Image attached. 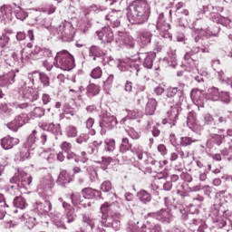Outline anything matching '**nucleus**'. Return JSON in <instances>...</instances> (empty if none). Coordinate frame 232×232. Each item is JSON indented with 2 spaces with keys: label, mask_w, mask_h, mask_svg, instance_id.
Returning <instances> with one entry per match:
<instances>
[{
  "label": "nucleus",
  "mask_w": 232,
  "mask_h": 232,
  "mask_svg": "<svg viewBox=\"0 0 232 232\" xmlns=\"http://www.w3.org/2000/svg\"><path fill=\"white\" fill-rule=\"evenodd\" d=\"M23 219L25 222V226L28 227V229H34L37 224V219L28 213L23 215Z\"/></svg>",
  "instance_id": "nucleus-29"
},
{
  "label": "nucleus",
  "mask_w": 232,
  "mask_h": 232,
  "mask_svg": "<svg viewBox=\"0 0 232 232\" xmlns=\"http://www.w3.org/2000/svg\"><path fill=\"white\" fill-rule=\"evenodd\" d=\"M209 53V49L208 47H193L188 53H186L184 55V64H188L190 68L195 66V63L200 59L198 53Z\"/></svg>",
  "instance_id": "nucleus-6"
},
{
  "label": "nucleus",
  "mask_w": 232,
  "mask_h": 232,
  "mask_svg": "<svg viewBox=\"0 0 232 232\" xmlns=\"http://www.w3.org/2000/svg\"><path fill=\"white\" fill-rule=\"evenodd\" d=\"M137 197L140 202H143V204H148V202L151 201V195H150L146 190H140Z\"/></svg>",
  "instance_id": "nucleus-35"
},
{
  "label": "nucleus",
  "mask_w": 232,
  "mask_h": 232,
  "mask_svg": "<svg viewBox=\"0 0 232 232\" xmlns=\"http://www.w3.org/2000/svg\"><path fill=\"white\" fill-rule=\"evenodd\" d=\"M56 182L57 184H59V186H64L72 182V178L70 177V174L66 170H62L58 176Z\"/></svg>",
  "instance_id": "nucleus-27"
},
{
  "label": "nucleus",
  "mask_w": 232,
  "mask_h": 232,
  "mask_svg": "<svg viewBox=\"0 0 232 232\" xmlns=\"http://www.w3.org/2000/svg\"><path fill=\"white\" fill-rule=\"evenodd\" d=\"M118 208L117 203L113 202L110 204L105 202L101 207V213L102 214L101 221H99L93 214L86 213L82 215V222L83 226L91 227L92 232H106L102 227H110L112 226V227H115V224L119 225V221L113 219V216Z\"/></svg>",
  "instance_id": "nucleus-1"
},
{
  "label": "nucleus",
  "mask_w": 232,
  "mask_h": 232,
  "mask_svg": "<svg viewBox=\"0 0 232 232\" xmlns=\"http://www.w3.org/2000/svg\"><path fill=\"white\" fill-rule=\"evenodd\" d=\"M33 115L34 117H43L44 115V109L41 108V107H35L33 111Z\"/></svg>",
  "instance_id": "nucleus-58"
},
{
  "label": "nucleus",
  "mask_w": 232,
  "mask_h": 232,
  "mask_svg": "<svg viewBox=\"0 0 232 232\" xmlns=\"http://www.w3.org/2000/svg\"><path fill=\"white\" fill-rule=\"evenodd\" d=\"M101 189L104 191V193H108L111 189V182L104 181L102 184Z\"/></svg>",
  "instance_id": "nucleus-63"
},
{
  "label": "nucleus",
  "mask_w": 232,
  "mask_h": 232,
  "mask_svg": "<svg viewBox=\"0 0 232 232\" xmlns=\"http://www.w3.org/2000/svg\"><path fill=\"white\" fill-rule=\"evenodd\" d=\"M91 77L92 79H101L102 77V69L101 67H95L91 72Z\"/></svg>",
  "instance_id": "nucleus-48"
},
{
  "label": "nucleus",
  "mask_w": 232,
  "mask_h": 232,
  "mask_svg": "<svg viewBox=\"0 0 232 232\" xmlns=\"http://www.w3.org/2000/svg\"><path fill=\"white\" fill-rule=\"evenodd\" d=\"M71 200L74 206H82V208H90L92 206V203L87 202L79 193H72Z\"/></svg>",
  "instance_id": "nucleus-20"
},
{
  "label": "nucleus",
  "mask_w": 232,
  "mask_h": 232,
  "mask_svg": "<svg viewBox=\"0 0 232 232\" xmlns=\"http://www.w3.org/2000/svg\"><path fill=\"white\" fill-rule=\"evenodd\" d=\"M151 14V7L148 0H135L129 6L127 19L130 24H144Z\"/></svg>",
  "instance_id": "nucleus-2"
},
{
  "label": "nucleus",
  "mask_w": 232,
  "mask_h": 232,
  "mask_svg": "<svg viewBox=\"0 0 232 232\" xmlns=\"http://www.w3.org/2000/svg\"><path fill=\"white\" fill-rule=\"evenodd\" d=\"M89 55L90 57H93V61H97V57H101V55H102V51L96 45H92L89 49Z\"/></svg>",
  "instance_id": "nucleus-36"
},
{
  "label": "nucleus",
  "mask_w": 232,
  "mask_h": 232,
  "mask_svg": "<svg viewBox=\"0 0 232 232\" xmlns=\"http://www.w3.org/2000/svg\"><path fill=\"white\" fill-rule=\"evenodd\" d=\"M88 139H90V135L88 133H82L76 139V142L78 144H82L84 142H88Z\"/></svg>",
  "instance_id": "nucleus-55"
},
{
  "label": "nucleus",
  "mask_w": 232,
  "mask_h": 232,
  "mask_svg": "<svg viewBox=\"0 0 232 232\" xmlns=\"http://www.w3.org/2000/svg\"><path fill=\"white\" fill-rule=\"evenodd\" d=\"M190 97L195 104H202L204 102V92L198 89L192 90Z\"/></svg>",
  "instance_id": "nucleus-24"
},
{
  "label": "nucleus",
  "mask_w": 232,
  "mask_h": 232,
  "mask_svg": "<svg viewBox=\"0 0 232 232\" xmlns=\"http://www.w3.org/2000/svg\"><path fill=\"white\" fill-rule=\"evenodd\" d=\"M131 146L132 145L130 143V140H128V138H123L120 146L121 153H126V151H130V150H131Z\"/></svg>",
  "instance_id": "nucleus-40"
},
{
  "label": "nucleus",
  "mask_w": 232,
  "mask_h": 232,
  "mask_svg": "<svg viewBox=\"0 0 232 232\" xmlns=\"http://www.w3.org/2000/svg\"><path fill=\"white\" fill-rule=\"evenodd\" d=\"M115 150V140L106 139L105 140V150L113 151Z\"/></svg>",
  "instance_id": "nucleus-46"
},
{
  "label": "nucleus",
  "mask_w": 232,
  "mask_h": 232,
  "mask_svg": "<svg viewBox=\"0 0 232 232\" xmlns=\"http://www.w3.org/2000/svg\"><path fill=\"white\" fill-rule=\"evenodd\" d=\"M0 12L4 17V19H12V7L8 5H4L0 7Z\"/></svg>",
  "instance_id": "nucleus-41"
},
{
  "label": "nucleus",
  "mask_w": 232,
  "mask_h": 232,
  "mask_svg": "<svg viewBox=\"0 0 232 232\" xmlns=\"http://www.w3.org/2000/svg\"><path fill=\"white\" fill-rule=\"evenodd\" d=\"M63 208L65 209L66 213L63 216V219H67V224H72V222L75 221V215H73V208L72 205L67 202L63 203Z\"/></svg>",
  "instance_id": "nucleus-19"
},
{
  "label": "nucleus",
  "mask_w": 232,
  "mask_h": 232,
  "mask_svg": "<svg viewBox=\"0 0 232 232\" xmlns=\"http://www.w3.org/2000/svg\"><path fill=\"white\" fill-rule=\"evenodd\" d=\"M155 110H157V100L150 99L146 105L145 113L148 115H153V113H155Z\"/></svg>",
  "instance_id": "nucleus-33"
},
{
  "label": "nucleus",
  "mask_w": 232,
  "mask_h": 232,
  "mask_svg": "<svg viewBox=\"0 0 232 232\" xmlns=\"http://www.w3.org/2000/svg\"><path fill=\"white\" fill-rule=\"evenodd\" d=\"M14 32L10 29H5L0 35V48H5L10 43V35H12Z\"/></svg>",
  "instance_id": "nucleus-28"
},
{
  "label": "nucleus",
  "mask_w": 232,
  "mask_h": 232,
  "mask_svg": "<svg viewBox=\"0 0 232 232\" xmlns=\"http://www.w3.org/2000/svg\"><path fill=\"white\" fill-rule=\"evenodd\" d=\"M12 109L8 107V104H1L0 105V115H11Z\"/></svg>",
  "instance_id": "nucleus-52"
},
{
  "label": "nucleus",
  "mask_w": 232,
  "mask_h": 232,
  "mask_svg": "<svg viewBox=\"0 0 232 232\" xmlns=\"http://www.w3.org/2000/svg\"><path fill=\"white\" fill-rule=\"evenodd\" d=\"M11 184H17L15 186H11V189H14V195H19L21 190H19V173L15 174L11 179H10Z\"/></svg>",
  "instance_id": "nucleus-42"
},
{
  "label": "nucleus",
  "mask_w": 232,
  "mask_h": 232,
  "mask_svg": "<svg viewBox=\"0 0 232 232\" xmlns=\"http://www.w3.org/2000/svg\"><path fill=\"white\" fill-rule=\"evenodd\" d=\"M115 41L117 44H125L126 46H129V48L135 47V44L133 43V41H131L130 35H128L124 32H118Z\"/></svg>",
  "instance_id": "nucleus-13"
},
{
  "label": "nucleus",
  "mask_w": 232,
  "mask_h": 232,
  "mask_svg": "<svg viewBox=\"0 0 232 232\" xmlns=\"http://www.w3.org/2000/svg\"><path fill=\"white\" fill-rule=\"evenodd\" d=\"M177 50H171L169 53V66H171L172 68H175L177 66Z\"/></svg>",
  "instance_id": "nucleus-43"
},
{
  "label": "nucleus",
  "mask_w": 232,
  "mask_h": 232,
  "mask_svg": "<svg viewBox=\"0 0 232 232\" xmlns=\"http://www.w3.org/2000/svg\"><path fill=\"white\" fill-rule=\"evenodd\" d=\"M14 205L15 208L24 209L28 206V203H26V199H24L23 197H16L14 199Z\"/></svg>",
  "instance_id": "nucleus-39"
},
{
  "label": "nucleus",
  "mask_w": 232,
  "mask_h": 232,
  "mask_svg": "<svg viewBox=\"0 0 232 232\" xmlns=\"http://www.w3.org/2000/svg\"><path fill=\"white\" fill-rule=\"evenodd\" d=\"M39 80L44 84V86H50V78H48V75L42 72L40 74V79Z\"/></svg>",
  "instance_id": "nucleus-61"
},
{
  "label": "nucleus",
  "mask_w": 232,
  "mask_h": 232,
  "mask_svg": "<svg viewBox=\"0 0 232 232\" xmlns=\"http://www.w3.org/2000/svg\"><path fill=\"white\" fill-rule=\"evenodd\" d=\"M34 210L35 213H38V215H48V213L52 211V203L48 200L43 202L38 201L34 204Z\"/></svg>",
  "instance_id": "nucleus-12"
},
{
  "label": "nucleus",
  "mask_w": 232,
  "mask_h": 232,
  "mask_svg": "<svg viewBox=\"0 0 232 232\" xmlns=\"http://www.w3.org/2000/svg\"><path fill=\"white\" fill-rule=\"evenodd\" d=\"M218 75L222 81H225V82H227V84L232 88V77L230 79L226 78V76H224V72L222 71L218 72Z\"/></svg>",
  "instance_id": "nucleus-64"
},
{
  "label": "nucleus",
  "mask_w": 232,
  "mask_h": 232,
  "mask_svg": "<svg viewBox=\"0 0 232 232\" xmlns=\"http://www.w3.org/2000/svg\"><path fill=\"white\" fill-rule=\"evenodd\" d=\"M104 10H107V9L99 7L96 5H92L89 7L90 12H93L94 14H100V15H102V12H104Z\"/></svg>",
  "instance_id": "nucleus-54"
},
{
  "label": "nucleus",
  "mask_w": 232,
  "mask_h": 232,
  "mask_svg": "<svg viewBox=\"0 0 232 232\" xmlns=\"http://www.w3.org/2000/svg\"><path fill=\"white\" fill-rule=\"evenodd\" d=\"M102 17L108 21L112 28H119L121 26V19L122 18V12L107 9L102 11Z\"/></svg>",
  "instance_id": "nucleus-7"
},
{
  "label": "nucleus",
  "mask_w": 232,
  "mask_h": 232,
  "mask_svg": "<svg viewBox=\"0 0 232 232\" xmlns=\"http://www.w3.org/2000/svg\"><path fill=\"white\" fill-rule=\"evenodd\" d=\"M139 59L140 61H143V66L148 70H151L153 68V53H140Z\"/></svg>",
  "instance_id": "nucleus-15"
},
{
  "label": "nucleus",
  "mask_w": 232,
  "mask_h": 232,
  "mask_svg": "<svg viewBox=\"0 0 232 232\" xmlns=\"http://www.w3.org/2000/svg\"><path fill=\"white\" fill-rule=\"evenodd\" d=\"M14 15L16 19H19V21H24V19L28 17V13L19 7L14 11Z\"/></svg>",
  "instance_id": "nucleus-45"
},
{
  "label": "nucleus",
  "mask_w": 232,
  "mask_h": 232,
  "mask_svg": "<svg viewBox=\"0 0 232 232\" xmlns=\"http://www.w3.org/2000/svg\"><path fill=\"white\" fill-rule=\"evenodd\" d=\"M43 57H52V51L50 49L42 50L41 47L35 46L34 51L24 49L21 52L22 63H24V61H37L43 59Z\"/></svg>",
  "instance_id": "nucleus-5"
},
{
  "label": "nucleus",
  "mask_w": 232,
  "mask_h": 232,
  "mask_svg": "<svg viewBox=\"0 0 232 232\" xmlns=\"http://www.w3.org/2000/svg\"><path fill=\"white\" fill-rule=\"evenodd\" d=\"M71 200L74 206H82V208H90L92 206V203L87 202L79 193H72Z\"/></svg>",
  "instance_id": "nucleus-21"
},
{
  "label": "nucleus",
  "mask_w": 232,
  "mask_h": 232,
  "mask_svg": "<svg viewBox=\"0 0 232 232\" xmlns=\"http://www.w3.org/2000/svg\"><path fill=\"white\" fill-rule=\"evenodd\" d=\"M101 128H106L107 130H111L113 126H117V118L111 115H104L102 121L100 122Z\"/></svg>",
  "instance_id": "nucleus-14"
},
{
  "label": "nucleus",
  "mask_w": 232,
  "mask_h": 232,
  "mask_svg": "<svg viewBox=\"0 0 232 232\" xmlns=\"http://www.w3.org/2000/svg\"><path fill=\"white\" fill-rule=\"evenodd\" d=\"M182 106L184 104H177L174 103L173 106H170V110L167 112V115L172 122H175L177 119H179V113L182 111Z\"/></svg>",
  "instance_id": "nucleus-17"
},
{
  "label": "nucleus",
  "mask_w": 232,
  "mask_h": 232,
  "mask_svg": "<svg viewBox=\"0 0 232 232\" xmlns=\"http://www.w3.org/2000/svg\"><path fill=\"white\" fill-rule=\"evenodd\" d=\"M142 115V112L139 111V110H132L128 111L129 119H139Z\"/></svg>",
  "instance_id": "nucleus-57"
},
{
  "label": "nucleus",
  "mask_w": 232,
  "mask_h": 232,
  "mask_svg": "<svg viewBox=\"0 0 232 232\" xmlns=\"http://www.w3.org/2000/svg\"><path fill=\"white\" fill-rule=\"evenodd\" d=\"M23 97L24 99L30 101V102H34V101L39 99V92L32 87H26L23 92Z\"/></svg>",
  "instance_id": "nucleus-16"
},
{
  "label": "nucleus",
  "mask_w": 232,
  "mask_h": 232,
  "mask_svg": "<svg viewBox=\"0 0 232 232\" xmlns=\"http://www.w3.org/2000/svg\"><path fill=\"white\" fill-rule=\"evenodd\" d=\"M98 39L103 43H111L114 39L113 31L111 26L102 27L96 32Z\"/></svg>",
  "instance_id": "nucleus-11"
},
{
  "label": "nucleus",
  "mask_w": 232,
  "mask_h": 232,
  "mask_svg": "<svg viewBox=\"0 0 232 232\" xmlns=\"http://www.w3.org/2000/svg\"><path fill=\"white\" fill-rule=\"evenodd\" d=\"M53 66L63 70L64 72H70L75 67V59L68 51L63 50L58 52L54 57Z\"/></svg>",
  "instance_id": "nucleus-4"
},
{
  "label": "nucleus",
  "mask_w": 232,
  "mask_h": 232,
  "mask_svg": "<svg viewBox=\"0 0 232 232\" xmlns=\"http://www.w3.org/2000/svg\"><path fill=\"white\" fill-rule=\"evenodd\" d=\"M41 73L42 72H34L28 74V78L34 82V81H37L41 78Z\"/></svg>",
  "instance_id": "nucleus-62"
},
{
  "label": "nucleus",
  "mask_w": 232,
  "mask_h": 232,
  "mask_svg": "<svg viewBox=\"0 0 232 232\" xmlns=\"http://www.w3.org/2000/svg\"><path fill=\"white\" fill-rule=\"evenodd\" d=\"M19 182L22 186H30L32 184L33 178L24 171L18 172Z\"/></svg>",
  "instance_id": "nucleus-31"
},
{
  "label": "nucleus",
  "mask_w": 232,
  "mask_h": 232,
  "mask_svg": "<svg viewBox=\"0 0 232 232\" xmlns=\"http://www.w3.org/2000/svg\"><path fill=\"white\" fill-rule=\"evenodd\" d=\"M118 68L121 72H130L132 75L138 76L140 72V62L126 60L125 62H121Z\"/></svg>",
  "instance_id": "nucleus-8"
},
{
  "label": "nucleus",
  "mask_w": 232,
  "mask_h": 232,
  "mask_svg": "<svg viewBox=\"0 0 232 232\" xmlns=\"http://www.w3.org/2000/svg\"><path fill=\"white\" fill-rule=\"evenodd\" d=\"M220 94H221V92H218V88L212 87L208 90L205 97L208 101L217 102V101H220Z\"/></svg>",
  "instance_id": "nucleus-25"
},
{
  "label": "nucleus",
  "mask_w": 232,
  "mask_h": 232,
  "mask_svg": "<svg viewBox=\"0 0 232 232\" xmlns=\"http://www.w3.org/2000/svg\"><path fill=\"white\" fill-rule=\"evenodd\" d=\"M19 139L6 136L1 140V146L4 150H12L14 146H17Z\"/></svg>",
  "instance_id": "nucleus-18"
},
{
  "label": "nucleus",
  "mask_w": 232,
  "mask_h": 232,
  "mask_svg": "<svg viewBox=\"0 0 232 232\" xmlns=\"http://www.w3.org/2000/svg\"><path fill=\"white\" fill-rule=\"evenodd\" d=\"M24 124V120L22 116H17L13 121L7 124V128L12 131H17L19 128H22Z\"/></svg>",
  "instance_id": "nucleus-26"
},
{
  "label": "nucleus",
  "mask_w": 232,
  "mask_h": 232,
  "mask_svg": "<svg viewBox=\"0 0 232 232\" xmlns=\"http://www.w3.org/2000/svg\"><path fill=\"white\" fill-rule=\"evenodd\" d=\"M77 133H79L77 127L73 125H69L65 129V135L68 139H75V137H77Z\"/></svg>",
  "instance_id": "nucleus-38"
},
{
  "label": "nucleus",
  "mask_w": 232,
  "mask_h": 232,
  "mask_svg": "<svg viewBox=\"0 0 232 232\" xmlns=\"http://www.w3.org/2000/svg\"><path fill=\"white\" fill-rule=\"evenodd\" d=\"M61 150L65 153H70L72 151V143L63 141L61 145Z\"/></svg>",
  "instance_id": "nucleus-59"
},
{
  "label": "nucleus",
  "mask_w": 232,
  "mask_h": 232,
  "mask_svg": "<svg viewBox=\"0 0 232 232\" xmlns=\"http://www.w3.org/2000/svg\"><path fill=\"white\" fill-rule=\"evenodd\" d=\"M155 218L156 220H159L160 222H162L163 224H169L171 220H173V214H171L170 210L168 209H160L158 212H151L149 213L146 216V218Z\"/></svg>",
  "instance_id": "nucleus-9"
},
{
  "label": "nucleus",
  "mask_w": 232,
  "mask_h": 232,
  "mask_svg": "<svg viewBox=\"0 0 232 232\" xmlns=\"http://www.w3.org/2000/svg\"><path fill=\"white\" fill-rule=\"evenodd\" d=\"M86 160H83L82 162V165H80L79 167H74L72 169V171H73L74 174L75 173H82V171L84 169H86V171H88V165L86 164Z\"/></svg>",
  "instance_id": "nucleus-49"
},
{
  "label": "nucleus",
  "mask_w": 232,
  "mask_h": 232,
  "mask_svg": "<svg viewBox=\"0 0 232 232\" xmlns=\"http://www.w3.org/2000/svg\"><path fill=\"white\" fill-rule=\"evenodd\" d=\"M37 130H33L32 133L28 136L25 146L27 148H32L35 144Z\"/></svg>",
  "instance_id": "nucleus-44"
},
{
  "label": "nucleus",
  "mask_w": 232,
  "mask_h": 232,
  "mask_svg": "<svg viewBox=\"0 0 232 232\" xmlns=\"http://www.w3.org/2000/svg\"><path fill=\"white\" fill-rule=\"evenodd\" d=\"M159 30L160 35L163 37V39H169L171 41V34H169V29L171 28V25L169 24L166 23L164 20V14H160L158 19L157 25L155 24H150L148 29L143 30L141 33H140L138 36V42L141 46H148L150 43H151V38L153 37V30Z\"/></svg>",
  "instance_id": "nucleus-3"
},
{
  "label": "nucleus",
  "mask_w": 232,
  "mask_h": 232,
  "mask_svg": "<svg viewBox=\"0 0 232 232\" xmlns=\"http://www.w3.org/2000/svg\"><path fill=\"white\" fill-rule=\"evenodd\" d=\"M49 130L51 133H59L61 131V124H53V123H48Z\"/></svg>",
  "instance_id": "nucleus-56"
},
{
  "label": "nucleus",
  "mask_w": 232,
  "mask_h": 232,
  "mask_svg": "<svg viewBox=\"0 0 232 232\" xmlns=\"http://www.w3.org/2000/svg\"><path fill=\"white\" fill-rule=\"evenodd\" d=\"M168 99H173L174 104H186V98L184 97V92L177 87L169 88L167 90Z\"/></svg>",
  "instance_id": "nucleus-10"
},
{
  "label": "nucleus",
  "mask_w": 232,
  "mask_h": 232,
  "mask_svg": "<svg viewBox=\"0 0 232 232\" xmlns=\"http://www.w3.org/2000/svg\"><path fill=\"white\" fill-rule=\"evenodd\" d=\"M132 153H136L139 160H142L144 159V153L142 152V149L140 147H134L132 150Z\"/></svg>",
  "instance_id": "nucleus-60"
},
{
  "label": "nucleus",
  "mask_w": 232,
  "mask_h": 232,
  "mask_svg": "<svg viewBox=\"0 0 232 232\" xmlns=\"http://www.w3.org/2000/svg\"><path fill=\"white\" fill-rule=\"evenodd\" d=\"M15 79V72L11 71L6 74L0 76V86H8V84H13Z\"/></svg>",
  "instance_id": "nucleus-23"
},
{
  "label": "nucleus",
  "mask_w": 232,
  "mask_h": 232,
  "mask_svg": "<svg viewBox=\"0 0 232 232\" xmlns=\"http://www.w3.org/2000/svg\"><path fill=\"white\" fill-rule=\"evenodd\" d=\"M219 101H221V102H225L226 104H229V102H231V98L229 97V92H222L219 96Z\"/></svg>",
  "instance_id": "nucleus-53"
},
{
  "label": "nucleus",
  "mask_w": 232,
  "mask_h": 232,
  "mask_svg": "<svg viewBox=\"0 0 232 232\" xmlns=\"http://www.w3.org/2000/svg\"><path fill=\"white\" fill-rule=\"evenodd\" d=\"M193 142H197V140H192L190 137H181L180 146H191Z\"/></svg>",
  "instance_id": "nucleus-50"
},
{
  "label": "nucleus",
  "mask_w": 232,
  "mask_h": 232,
  "mask_svg": "<svg viewBox=\"0 0 232 232\" xmlns=\"http://www.w3.org/2000/svg\"><path fill=\"white\" fill-rule=\"evenodd\" d=\"M100 92H101V89H100L99 86L96 85V84L92 83V84H90V85L88 86V93H89L90 95H92V97L95 96V95H98V93H99Z\"/></svg>",
  "instance_id": "nucleus-47"
},
{
  "label": "nucleus",
  "mask_w": 232,
  "mask_h": 232,
  "mask_svg": "<svg viewBox=\"0 0 232 232\" xmlns=\"http://www.w3.org/2000/svg\"><path fill=\"white\" fill-rule=\"evenodd\" d=\"M224 130L220 129H215L214 132H211L209 135L210 139H216V143L218 146H220L222 144V139H226V135H222V132Z\"/></svg>",
  "instance_id": "nucleus-30"
},
{
  "label": "nucleus",
  "mask_w": 232,
  "mask_h": 232,
  "mask_svg": "<svg viewBox=\"0 0 232 232\" xmlns=\"http://www.w3.org/2000/svg\"><path fill=\"white\" fill-rule=\"evenodd\" d=\"M213 21L214 23H218V24L227 26V28L229 27V25L231 24V20H229V18L224 17L220 14L214 15Z\"/></svg>",
  "instance_id": "nucleus-34"
},
{
  "label": "nucleus",
  "mask_w": 232,
  "mask_h": 232,
  "mask_svg": "<svg viewBox=\"0 0 232 232\" xmlns=\"http://www.w3.org/2000/svg\"><path fill=\"white\" fill-rule=\"evenodd\" d=\"M82 195L84 200H90L92 198H97V197H101V191L95 190L92 188H85L82 190Z\"/></svg>",
  "instance_id": "nucleus-22"
},
{
  "label": "nucleus",
  "mask_w": 232,
  "mask_h": 232,
  "mask_svg": "<svg viewBox=\"0 0 232 232\" xmlns=\"http://www.w3.org/2000/svg\"><path fill=\"white\" fill-rule=\"evenodd\" d=\"M52 182H53L52 175H46L40 181V184L38 185V189H46V188H50L52 186Z\"/></svg>",
  "instance_id": "nucleus-32"
},
{
  "label": "nucleus",
  "mask_w": 232,
  "mask_h": 232,
  "mask_svg": "<svg viewBox=\"0 0 232 232\" xmlns=\"http://www.w3.org/2000/svg\"><path fill=\"white\" fill-rule=\"evenodd\" d=\"M65 222H68V219H63V216L61 218H53V224L60 229H66V225L64 224Z\"/></svg>",
  "instance_id": "nucleus-37"
},
{
  "label": "nucleus",
  "mask_w": 232,
  "mask_h": 232,
  "mask_svg": "<svg viewBox=\"0 0 232 232\" xmlns=\"http://www.w3.org/2000/svg\"><path fill=\"white\" fill-rule=\"evenodd\" d=\"M26 159H30V149L24 147L20 151V160H26Z\"/></svg>",
  "instance_id": "nucleus-51"
}]
</instances>
